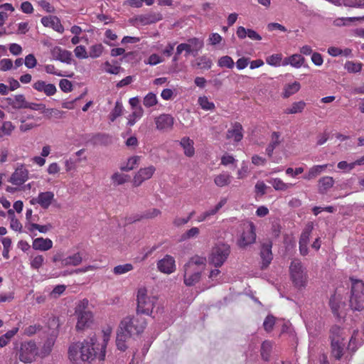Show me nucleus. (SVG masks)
I'll return each mask as SVG.
<instances>
[{
	"instance_id": "15",
	"label": "nucleus",
	"mask_w": 364,
	"mask_h": 364,
	"mask_svg": "<svg viewBox=\"0 0 364 364\" xmlns=\"http://www.w3.org/2000/svg\"><path fill=\"white\" fill-rule=\"evenodd\" d=\"M33 87L38 92H43L48 97L54 95L57 92V88L54 84L47 83L41 80L35 82L33 84Z\"/></svg>"
},
{
	"instance_id": "54",
	"label": "nucleus",
	"mask_w": 364,
	"mask_h": 364,
	"mask_svg": "<svg viewBox=\"0 0 364 364\" xmlns=\"http://www.w3.org/2000/svg\"><path fill=\"white\" fill-rule=\"evenodd\" d=\"M44 262V257L43 255H37L33 257L31 260L30 264L31 268L38 269Z\"/></svg>"
},
{
	"instance_id": "63",
	"label": "nucleus",
	"mask_w": 364,
	"mask_h": 364,
	"mask_svg": "<svg viewBox=\"0 0 364 364\" xmlns=\"http://www.w3.org/2000/svg\"><path fill=\"white\" fill-rule=\"evenodd\" d=\"M24 63L28 68H33L36 66L37 60L34 55L28 54L25 58Z\"/></svg>"
},
{
	"instance_id": "64",
	"label": "nucleus",
	"mask_w": 364,
	"mask_h": 364,
	"mask_svg": "<svg viewBox=\"0 0 364 364\" xmlns=\"http://www.w3.org/2000/svg\"><path fill=\"white\" fill-rule=\"evenodd\" d=\"M42 329V326L40 324H34L31 325L26 327L24 330V333L27 336H32L35 334L37 331H39Z\"/></svg>"
},
{
	"instance_id": "55",
	"label": "nucleus",
	"mask_w": 364,
	"mask_h": 364,
	"mask_svg": "<svg viewBox=\"0 0 364 364\" xmlns=\"http://www.w3.org/2000/svg\"><path fill=\"white\" fill-rule=\"evenodd\" d=\"M129 176L127 175L115 173L112 175V179L117 185H122L128 181Z\"/></svg>"
},
{
	"instance_id": "37",
	"label": "nucleus",
	"mask_w": 364,
	"mask_h": 364,
	"mask_svg": "<svg viewBox=\"0 0 364 364\" xmlns=\"http://www.w3.org/2000/svg\"><path fill=\"white\" fill-rule=\"evenodd\" d=\"M300 87H301V86H300L299 82H296V81L294 82H293L292 84L287 85L284 87V92L283 93V97L284 98H288L291 95L297 92L299 90Z\"/></svg>"
},
{
	"instance_id": "31",
	"label": "nucleus",
	"mask_w": 364,
	"mask_h": 364,
	"mask_svg": "<svg viewBox=\"0 0 364 364\" xmlns=\"http://www.w3.org/2000/svg\"><path fill=\"white\" fill-rule=\"evenodd\" d=\"M231 178L230 174L223 172L215 177L214 182L217 186L223 187L230 183Z\"/></svg>"
},
{
	"instance_id": "12",
	"label": "nucleus",
	"mask_w": 364,
	"mask_h": 364,
	"mask_svg": "<svg viewBox=\"0 0 364 364\" xmlns=\"http://www.w3.org/2000/svg\"><path fill=\"white\" fill-rule=\"evenodd\" d=\"M54 200V193L51 191L41 192L38 197L30 200L31 205L39 204L43 209H47Z\"/></svg>"
},
{
	"instance_id": "27",
	"label": "nucleus",
	"mask_w": 364,
	"mask_h": 364,
	"mask_svg": "<svg viewBox=\"0 0 364 364\" xmlns=\"http://www.w3.org/2000/svg\"><path fill=\"white\" fill-rule=\"evenodd\" d=\"M200 278L201 276L198 274V273H192L191 271L184 270L183 282L188 287L195 285L200 280Z\"/></svg>"
},
{
	"instance_id": "58",
	"label": "nucleus",
	"mask_w": 364,
	"mask_h": 364,
	"mask_svg": "<svg viewBox=\"0 0 364 364\" xmlns=\"http://www.w3.org/2000/svg\"><path fill=\"white\" fill-rule=\"evenodd\" d=\"M74 53L77 58L84 59L88 58L87 53L84 46H77L75 48Z\"/></svg>"
},
{
	"instance_id": "8",
	"label": "nucleus",
	"mask_w": 364,
	"mask_h": 364,
	"mask_svg": "<svg viewBox=\"0 0 364 364\" xmlns=\"http://www.w3.org/2000/svg\"><path fill=\"white\" fill-rule=\"evenodd\" d=\"M230 253V249L228 245L218 244L213 248L210 261L215 267H221L228 259Z\"/></svg>"
},
{
	"instance_id": "62",
	"label": "nucleus",
	"mask_w": 364,
	"mask_h": 364,
	"mask_svg": "<svg viewBox=\"0 0 364 364\" xmlns=\"http://www.w3.org/2000/svg\"><path fill=\"white\" fill-rule=\"evenodd\" d=\"M88 304L89 301L86 299L80 301L75 308V314H80L83 311H90V310L87 309Z\"/></svg>"
},
{
	"instance_id": "40",
	"label": "nucleus",
	"mask_w": 364,
	"mask_h": 364,
	"mask_svg": "<svg viewBox=\"0 0 364 364\" xmlns=\"http://www.w3.org/2000/svg\"><path fill=\"white\" fill-rule=\"evenodd\" d=\"M13 108L16 109H26L28 102L23 95H16L14 97Z\"/></svg>"
},
{
	"instance_id": "6",
	"label": "nucleus",
	"mask_w": 364,
	"mask_h": 364,
	"mask_svg": "<svg viewBox=\"0 0 364 364\" xmlns=\"http://www.w3.org/2000/svg\"><path fill=\"white\" fill-rule=\"evenodd\" d=\"M289 269L294 285L298 288L304 287L307 282V274L301 262L298 259H294L291 262Z\"/></svg>"
},
{
	"instance_id": "32",
	"label": "nucleus",
	"mask_w": 364,
	"mask_h": 364,
	"mask_svg": "<svg viewBox=\"0 0 364 364\" xmlns=\"http://www.w3.org/2000/svg\"><path fill=\"white\" fill-rule=\"evenodd\" d=\"M276 191H286L293 186L292 183H285L280 178H271L267 181Z\"/></svg>"
},
{
	"instance_id": "26",
	"label": "nucleus",
	"mask_w": 364,
	"mask_h": 364,
	"mask_svg": "<svg viewBox=\"0 0 364 364\" xmlns=\"http://www.w3.org/2000/svg\"><path fill=\"white\" fill-rule=\"evenodd\" d=\"M181 146L184 149V154L186 156L191 157L195 154L193 147V141L189 137H183L180 141Z\"/></svg>"
},
{
	"instance_id": "43",
	"label": "nucleus",
	"mask_w": 364,
	"mask_h": 364,
	"mask_svg": "<svg viewBox=\"0 0 364 364\" xmlns=\"http://www.w3.org/2000/svg\"><path fill=\"white\" fill-rule=\"evenodd\" d=\"M198 102L204 110H213L215 109V104L210 102L206 96L200 97Z\"/></svg>"
},
{
	"instance_id": "25",
	"label": "nucleus",
	"mask_w": 364,
	"mask_h": 364,
	"mask_svg": "<svg viewBox=\"0 0 364 364\" xmlns=\"http://www.w3.org/2000/svg\"><path fill=\"white\" fill-rule=\"evenodd\" d=\"M162 18L163 16L160 13L152 12L145 15L139 16L137 20L142 25H149L159 21Z\"/></svg>"
},
{
	"instance_id": "3",
	"label": "nucleus",
	"mask_w": 364,
	"mask_h": 364,
	"mask_svg": "<svg viewBox=\"0 0 364 364\" xmlns=\"http://www.w3.org/2000/svg\"><path fill=\"white\" fill-rule=\"evenodd\" d=\"M331 348L332 355L338 360H341L346 349L345 337L343 330L337 325L330 329Z\"/></svg>"
},
{
	"instance_id": "59",
	"label": "nucleus",
	"mask_w": 364,
	"mask_h": 364,
	"mask_svg": "<svg viewBox=\"0 0 364 364\" xmlns=\"http://www.w3.org/2000/svg\"><path fill=\"white\" fill-rule=\"evenodd\" d=\"M312 227L306 228L301 233L299 239V244L308 245Z\"/></svg>"
},
{
	"instance_id": "61",
	"label": "nucleus",
	"mask_w": 364,
	"mask_h": 364,
	"mask_svg": "<svg viewBox=\"0 0 364 364\" xmlns=\"http://www.w3.org/2000/svg\"><path fill=\"white\" fill-rule=\"evenodd\" d=\"M60 88L65 92H70L73 89L72 82L67 79H62L59 82Z\"/></svg>"
},
{
	"instance_id": "35",
	"label": "nucleus",
	"mask_w": 364,
	"mask_h": 364,
	"mask_svg": "<svg viewBox=\"0 0 364 364\" xmlns=\"http://www.w3.org/2000/svg\"><path fill=\"white\" fill-rule=\"evenodd\" d=\"M364 21V16L360 17H342L338 18L333 21V25L335 26L341 27L348 25V23L354 22L355 21Z\"/></svg>"
},
{
	"instance_id": "18",
	"label": "nucleus",
	"mask_w": 364,
	"mask_h": 364,
	"mask_svg": "<svg viewBox=\"0 0 364 364\" xmlns=\"http://www.w3.org/2000/svg\"><path fill=\"white\" fill-rule=\"evenodd\" d=\"M28 170L23 166H21L12 173L9 182L16 186L22 185L28 180Z\"/></svg>"
},
{
	"instance_id": "41",
	"label": "nucleus",
	"mask_w": 364,
	"mask_h": 364,
	"mask_svg": "<svg viewBox=\"0 0 364 364\" xmlns=\"http://www.w3.org/2000/svg\"><path fill=\"white\" fill-rule=\"evenodd\" d=\"M272 348V344L268 341H265L262 343L261 346V355L265 361L269 360L270 352Z\"/></svg>"
},
{
	"instance_id": "16",
	"label": "nucleus",
	"mask_w": 364,
	"mask_h": 364,
	"mask_svg": "<svg viewBox=\"0 0 364 364\" xmlns=\"http://www.w3.org/2000/svg\"><path fill=\"white\" fill-rule=\"evenodd\" d=\"M159 270L165 274H171L176 269L175 260L173 257L166 255L157 263Z\"/></svg>"
},
{
	"instance_id": "19",
	"label": "nucleus",
	"mask_w": 364,
	"mask_h": 364,
	"mask_svg": "<svg viewBox=\"0 0 364 364\" xmlns=\"http://www.w3.org/2000/svg\"><path fill=\"white\" fill-rule=\"evenodd\" d=\"M53 59L62 63L70 64L72 61V53L70 51L62 49L60 47L55 46L50 50Z\"/></svg>"
},
{
	"instance_id": "56",
	"label": "nucleus",
	"mask_w": 364,
	"mask_h": 364,
	"mask_svg": "<svg viewBox=\"0 0 364 364\" xmlns=\"http://www.w3.org/2000/svg\"><path fill=\"white\" fill-rule=\"evenodd\" d=\"M343 5L347 7H364V0H343Z\"/></svg>"
},
{
	"instance_id": "22",
	"label": "nucleus",
	"mask_w": 364,
	"mask_h": 364,
	"mask_svg": "<svg viewBox=\"0 0 364 364\" xmlns=\"http://www.w3.org/2000/svg\"><path fill=\"white\" fill-rule=\"evenodd\" d=\"M334 179L331 176L321 177L318 181V192L326 194L334 185Z\"/></svg>"
},
{
	"instance_id": "14",
	"label": "nucleus",
	"mask_w": 364,
	"mask_h": 364,
	"mask_svg": "<svg viewBox=\"0 0 364 364\" xmlns=\"http://www.w3.org/2000/svg\"><path fill=\"white\" fill-rule=\"evenodd\" d=\"M77 316V322L76 324L77 331H82L89 328L93 323V314L92 311H83L76 314Z\"/></svg>"
},
{
	"instance_id": "60",
	"label": "nucleus",
	"mask_w": 364,
	"mask_h": 364,
	"mask_svg": "<svg viewBox=\"0 0 364 364\" xmlns=\"http://www.w3.org/2000/svg\"><path fill=\"white\" fill-rule=\"evenodd\" d=\"M66 286L64 284H59L54 287L53 291L50 293V296L52 298H58L65 290Z\"/></svg>"
},
{
	"instance_id": "46",
	"label": "nucleus",
	"mask_w": 364,
	"mask_h": 364,
	"mask_svg": "<svg viewBox=\"0 0 364 364\" xmlns=\"http://www.w3.org/2000/svg\"><path fill=\"white\" fill-rule=\"evenodd\" d=\"M104 47L102 44H95L90 48L89 55L92 58H98L102 53Z\"/></svg>"
},
{
	"instance_id": "51",
	"label": "nucleus",
	"mask_w": 364,
	"mask_h": 364,
	"mask_svg": "<svg viewBox=\"0 0 364 364\" xmlns=\"http://www.w3.org/2000/svg\"><path fill=\"white\" fill-rule=\"evenodd\" d=\"M305 59L299 54H294L290 56L291 65L295 68H300Z\"/></svg>"
},
{
	"instance_id": "49",
	"label": "nucleus",
	"mask_w": 364,
	"mask_h": 364,
	"mask_svg": "<svg viewBox=\"0 0 364 364\" xmlns=\"http://www.w3.org/2000/svg\"><path fill=\"white\" fill-rule=\"evenodd\" d=\"M144 105L146 107H150L157 103V98L155 94L149 92L145 96L143 101Z\"/></svg>"
},
{
	"instance_id": "9",
	"label": "nucleus",
	"mask_w": 364,
	"mask_h": 364,
	"mask_svg": "<svg viewBox=\"0 0 364 364\" xmlns=\"http://www.w3.org/2000/svg\"><path fill=\"white\" fill-rule=\"evenodd\" d=\"M256 240L255 226L250 222L243 226V231L240 238L237 241V245L240 248H245L253 244Z\"/></svg>"
},
{
	"instance_id": "57",
	"label": "nucleus",
	"mask_w": 364,
	"mask_h": 364,
	"mask_svg": "<svg viewBox=\"0 0 364 364\" xmlns=\"http://www.w3.org/2000/svg\"><path fill=\"white\" fill-rule=\"evenodd\" d=\"M143 113L142 108L139 107L138 109H135L132 114L129 116V119L128 120L127 124L129 126H133L135 124L136 118H139L141 117Z\"/></svg>"
},
{
	"instance_id": "38",
	"label": "nucleus",
	"mask_w": 364,
	"mask_h": 364,
	"mask_svg": "<svg viewBox=\"0 0 364 364\" xmlns=\"http://www.w3.org/2000/svg\"><path fill=\"white\" fill-rule=\"evenodd\" d=\"M306 103L304 101H299L294 102L291 107L285 109L286 114H296L301 113L305 108Z\"/></svg>"
},
{
	"instance_id": "29",
	"label": "nucleus",
	"mask_w": 364,
	"mask_h": 364,
	"mask_svg": "<svg viewBox=\"0 0 364 364\" xmlns=\"http://www.w3.org/2000/svg\"><path fill=\"white\" fill-rule=\"evenodd\" d=\"M82 257L80 252L68 256L62 261V267L77 266L81 264Z\"/></svg>"
},
{
	"instance_id": "52",
	"label": "nucleus",
	"mask_w": 364,
	"mask_h": 364,
	"mask_svg": "<svg viewBox=\"0 0 364 364\" xmlns=\"http://www.w3.org/2000/svg\"><path fill=\"white\" fill-rule=\"evenodd\" d=\"M140 157L134 156L128 159L127 164L125 166L121 168L122 171H128L132 170L134 166L138 164Z\"/></svg>"
},
{
	"instance_id": "50",
	"label": "nucleus",
	"mask_w": 364,
	"mask_h": 364,
	"mask_svg": "<svg viewBox=\"0 0 364 364\" xmlns=\"http://www.w3.org/2000/svg\"><path fill=\"white\" fill-rule=\"evenodd\" d=\"M234 64L233 60L228 55L223 56L218 60V65L220 67L232 68Z\"/></svg>"
},
{
	"instance_id": "33",
	"label": "nucleus",
	"mask_w": 364,
	"mask_h": 364,
	"mask_svg": "<svg viewBox=\"0 0 364 364\" xmlns=\"http://www.w3.org/2000/svg\"><path fill=\"white\" fill-rule=\"evenodd\" d=\"M200 234V230L197 227H193L184 232L180 237L179 241L184 242L193 238H196Z\"/></svg>"
},
{
	"instance_id": "20",
	"label": "nucleus",
	"mask_w": 364,
	"mask_h": 364,
	"mask_svg": "<svg viewBox=\"0 0 364 364\" xmlns=\"http://www.w3.org/2000/svg\"><path fill=\"white\" fill-rule=\"evenodd\" d=\"M41 21L44 26L52 28L60 33L64 31V27L61 24L60 20L55 16H44Z\"/></svg>"
},
{
	"instance_id": "4",
	"label": "nucleus",
	"mask_w": 364,
	"mask_h": 364,
	"mask_svg": "<svg viewBox=\"0 0 364 364\" xmlns=\"http://www.w3.org/2000/svg\"><path fill=\"white\" fill-rule=\"evenodd\" d=\"M351 289L349 306L353 311L364 309V283L362 280L350 278Z\"/></svg>"
},
{
	"instance_id": "13",
	"label": "nucleus",
	"mask_w": 364,
	"mask_h": 364,
	"mask_svg": "<svg viewBox=\"0 0 364 364\" xmlns=\"http://www.w3.org/2000/svg\"><path fill=\"white\" fill-rule=\"evenodd\" d=\"M155 123L159 130H171L174 124V118L171 114H162L155 118Z\"/></svg>"
},
{
	"instance_id": "42",
	"label": "nucleus",
	"mask_w": 364,
	"mask_h": 364,
	"mask_svg": "<svg viewBox=\"0 0 364 364\" xmlns=\"http://www.w3.org/2000/svg\"><path fill=\"white\" fill-rule=\"evenodd\" d=\"M109 333H105L103 342L102 343H99V345H100V346H99V349H100L99 350H100L99 360H104L105 358L106 348H107V342L109 341Z\"/></svg>"
},
{
	"instance_id": "1",
	"label": "nucleus",
	"mask_w": 364,
	"mask_h": 364,
	"mask_svg": "<svg viewBox=\"0 0 364 364\" xmlns=\"http://www.w3.org/2000/svg\"><path fill=\"white\" fill-rule=\"evenodd\" d=\"M99 346L96 335L92 334L82 342L73 343L68 348V358L75 364L81 361L91 363L99 359Z\"/></svg>"
},
{
	"instance_id": "21",
	"label": "nucleus",
	"mask_w": 364,
	"mask_h": 364,
	"mask_svg": "<svg viewBox=\"0 0 364 364\" xmlns=\"http://www.w3.org/2000/svg\"><path fill=\"white\" fill-rule=\"evenodd\" d=\"M160 214V210L157 208H152L145 210L140 215H135L132 217H129L127 220L129 223H132L143 219H152L159 216Z\"/></svg>"
},
{
	"instance_id": "30",
	"label": "nucleus",
	"mask_w": 364,
	"mask_h": 364,
	"mask_svg": "<svg viewBox=\"0 0 364 364\" xmlns=\"http://www.w3.org/2000/svg\"><path fill=\"white\" fill-rule=\"evenodd\" d=\"M130 338V336H128L122 331L118 329L116 338V345L117 348L121 351H125L127 348L126 345L127 340Z\"/></svg>"
},
{
	"instance_id": "10",
	"label": "nucleus",
	"mask_w": 364,
	"mask_h": 364,
	"mask_svg": "<svg viewBox=\"0 0 364 364\" xmlns=\"http://www.w3.org/2000/svg\"><path fill=\"white\" fill-rule=\"evenodd\" d=\"M205 267L206 258L195 255L190 258L188 262L184 265L183 269L186 271H191L192 273H198V274L201 276Z\"/></svg>"
},
{
	"instance_id": "28",
	"label": "nucleus",
	"mask_w": 364,
	"mask_h": 364,
	"mask_svg": "<svg viewBox=\"0 0 364 364\" xmlns=\"http://www.w3.org/2000/svg\"><path fill=\"white\" fill-rule=\"evenodd\" d=\"M328 166V164H323V165H316L312 166L308 171L307 173H306L304 176V178L306 180H311L318 175H320Z\"/></svg>"
},
{
	"instance_id": "2",
	"label": "nucleus",
	"mask_w": 364,
	"mask_h": 364,
	"mask_svg": "<svg viewBox=\"0 0 364 364\" xmlns=\"http://www.w3.org/2000/svg\"><path fill=\"white\" fill-rule=\"evenodd\" d=\"M146 320L140 315L127 316L121 322L119 329L128 336H138L141 333L146 326Z\"/></svg>"
},
{
	"instance_id": "45",
	"label": "nucleus",
	"mask_w": 364,
	"mask_h": 364,
	"mask_svg": "<svg viewBox=\"0 0 364 364\" xmlns=\"http://www.w3.org/2000/svg\"><path fill=\"white\" fill-rule=\"evenodd\" d=\"M132 269H133L132 264H129V263H127L124 264H120V265L116 266L113 269V272L117 275H120V274H125Z\"/></svg>"
},
{
	"instance_id": "17",
	"label": "nucleus",
	"mask_w": 364,
	"mask_h": 364,
	"mask_svg": "<svg viewBox=\"0 0 364 364\" xmlns=\"http://www.w3.org/2000/svg\"><path fill=\"white\" fill-rule=\"evenodd\" d=\"M155 168L150 166L141 168L134 177L133 183L135 186H140L144 181L149 179L155 171Z\"/></svg>"
},
{
	"instance_id": "23",
	"label": "nucleus",
	"mask_w": 364,
	"mask_h": 364,
	"mask_svg": "<svg viewBox=\"0 0 364 364\" xmlns=\"http://www.w3.org/2000/svg\"><path fill=\"white\" fill-rule=\"evenodd\" d=\"M242 127L240 123L235 122L232 124V128L228 129L226 134L227 139H234V141L239 142L242 139Z\"/></svg>"
},
{
	"instance_id": "24",
	"label": "nucleus",
	"mask_w": 364,
	"mask_h": 364,
	"mask_svg": "<svg viewBox=\"0 0 364 364\" xmlns=\"http://www.w3.org/2000/svg\"><path fill=\"white\" fill-rule=\"evenodd\" d=\"M53 247V242L49 238L38 237L33 240L32 247L36 250L47 251Z\"/></svg>"
},
{
	"instance_id": "48",
	"label": "nucleus",
	"mask_w": 364,
	"mask_h": 364,
	"mask_svg": "<svg viewBox=\"0 0 364 364\" xmlns=\"http://www.w3.org/2000/svg\"><path fill=\"white\" fill-rule=\"evenodd\" d=\"M282 60V54H273L267 58L266 62L267 64L272 66H280Z\"/></svg>"
},
{
	"instance_id": "5",
	"label": "nucleus",
	"mask_w": 364,
	"mask_h": 364,
	"mask_svg": "<svg viewBox=\"0 0 364 364\" xmlns=\"http://www.w3.org/2000/svg\"><path fill=\"white\" fill-rule=\"evenodd\" d=\"M156 301V297L148 295L146 288L139 289L136 294L137 306L136 314L151 316Z\"/></svg>"
},
{
	"instance_id": "34",
	"label": "nucleus",
	"mask_w": 364,
	"mask_h": 364,
	"mask_svg": "<svg viewBox=\"0 0 364 364\" xmlns=\"http://www.w3.org/2000/svg\"><path fill=\"white\" fill-rule=\"evenodd\" d=\"M187 43L196 55L204 46L203 40L198 38H191L188 39Z\"/></svg>"
},
{
	"instance_id": "44",
	"label": "nucleus",
	"mask_w": 364,
	"mask_h": 364,
	"mask_svg": "<svg viewBox=\"0 0 364 364\" xmlns=\"http://www.w3.org/2000/svg\"><path fill=\"white\" fill-rule=\"evenodd\" d=\"M363 64L360 63H354L353 61H348L346 63L344 68L349 73H355L360 72L362 69Z\"/></svg>"
},
{
	"instance_id": "47",
	"label": "nucleus",
	"mask_w": 364,
	"mask_h": 364,
	"mask_svg": "<svg viewBox=\"0 0 364 364\" xmlns=\"http://www.w3.org/2000/svg\"><path fill=\"white\" fill-rule=\"evenodd\" d=\"M123 106L122 103L119 101H117L115 103V106L112 111L110 113L109 119L112 122H114L118 117H119L122 113Z\"/></svg>"
},
{
	"instance_id": "53",
	"label": "nucleus",
	"mask_w": 364,
	"mask_h": 364,
	"mask_svg": "<svg viewBox=\"0 0 364 364\" xmlns=\"http://www.w3.org/2000/svg\"><path fill=\"white\" fill-rule=\"evenodd\" d=\"M275 323V318L272 315H268L263 323L264 328L266 331L269 332L273 329Z\"/></svg>"
},
{
	"instance_id": "36",
	"label": "nucleus",
	"mask_w": 364,
	"mask_h": 364,
	"mask_svg": "<svg viewBox=\"0 0 364 364\" xmlns=\"http://www.w3.org/2000/svg\"><path fill=\"white\" fill-rule=\"evenodd\" d=\"M53 345L54 341L52 339H47L43 343L40 351H38V355L40 356L41 358H45L48 356L50 353Z\"/></svg>"
},
{
	"instance_id": "7",
	"label": "nucleus",
	"mask_w": 364,
	"mask_h": 364,
	"mask_svg": "<svg viewBox=\"0 0 364 364\" xmlns=\"http://www.w3.org/2000/svg\"><path fill=\"white\" fill-rule=\"evenodd\" d=\"M19 360L25 363H31L36 360L38 355V348L34 341L23 342L18 350Z\"/></svg>"
},
{
	"instance_id": "39",
	"label": "nucleus",
	"mask_w": 364,
	"mask_h": 364,
	"mask_svg": "<svg viewBox=\"0 0 364 364\" xmlns=\"http://www.w3.org/2000/svg\"><path fill=\"white\" fill-rule=\"evenodd\" d=\"M196 60V65L200 69L208 70L213 64L211 59L205 55L198 58Z\"/></svg>"
},
{
	"instance_id": "11",
	"label": "nucleus",
	"mask_w": 364,
	"mask_h": 364,
	"mask_svg": "<svg viewBox=\"0 0 364 364\" xmlns=\"http://www.w3.org/2000/svg\"><path fill=\"white\" fill-rule=\"evenodd\" d=\"M272 247V242L269 240L263 242L261 245L260 257L262 261L261 267L262 269H266L269 265L273 259Z\"/></svg>"
}]
</instances>
